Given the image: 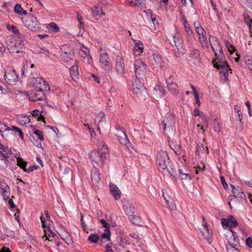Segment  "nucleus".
<instances>
[{
  "label": "nucleus",
  "mask_w": 252,
  "mask_h": 252,
  "mask_svg": "<svg viewBox=\"0 0 252 252\" xmlns=\"http://www.w3.org/2000/svg\"><path fill=\"white\" fill-rule=\"evenodd\" d=\"M156 163L158 170L164 174L169 173L174 178H176L177 173L174 171L173 166L169 159L166 151L160 150L156 157Z\"/></svg>",
  "instance_id": "f257e3e1"
},
{
  "label": "nucleus",
  "mask_w": 252,
  "mask_h": 252,
  "mask_svg": "<svg viewBox=\"0 0 252 252\" xmlns=\"http://www.w3.org/2000/svg\"><path fill=\"white\" fill-rule=\"evenodd\" d=\"M8 50L11 54H19L24 52L25 48L22 44V40L18 35H9L5 39Z\"/></svg>",
  "instance_id": "f03ea898"
},
{
  "label": "nucleus",
  "mask_w": 252,
  "mask_h": 252,
  "mask_svg": "<svg viewBox=\"0 0 252 252\" xmlns=\"http://www.w3.org/2000/svg\"><path fill=\"white\" fill-rule=\"evenodd\" d=\"M123 205L125 214L128 219L133 223L136 222L139 217L134 214V207L132 204L128 200H125L123 202Z\"/></svg>",
  "instance_id": "7ed1b4c3"
},
{
  "label": "nucleus",
  "mask_w": 252,
  "mask_h": 252,
  "mask_svg": "<svg viewBox=\"0 0 252 252\" xmlns=\"http://www.w3.org/2000/svg\"><path fill=\"white\" fill-rule=\"evenodd\" d=\"M29 85L34 89L48 91L49 86L46 81L41 77H32L29 81Z\"/></svg>",
  "instance_id": "20e7f679"
},
{
  "label": "nucleus",
  "mask_w": 252,
  "mask_h": 252,
  "mask_svg": "<svg viewBox=\"0 0 252 252\" xmlns=\"http://www.w3.org/2000/svg\"><path fill=\"white\" fill-rule=\"evenodd\" d=\"M136 78H142L147 72V65L141 59L135 60L134 63Z\"/></svg>",
  "instance_id": "39448f33"
},
{
  "label": "nucleus",
  "mask_w": 252,
  "mask_h": 252,
  "mask_svg": "<svg viewBox=\"0 0 252 252\" xmlns=\"http://www.w3.org/2000/svg\"><path fill=\"white\" fill-rule=\"evenodd\" d=\"M99 63L100 67L103 69L107 70L112 67L110 58L106 51L102 48L99 49Z\"/></svg>",
  "instance_id": "423d86ee"
},
{
  "label": "nucleus",
  "mask_w": 252,
  "mask_h": 252,
  "mask_svg": "<svg viewBox=\"0 0 252 252\" xmlns=\"http://www.w3.org/2000/svg\"><path fill=\"white\" fill-rule=\"evenodd\" d=\"M209 40L210 44L213 51L215 53L216 57L218 59H222L223 54L222 48L220 46L218 38L215 36L210 35Z\"/></svg>",
  "instance_id": "0eeeda50"
},
{
  "label": "nucleus",
  "mask_w": 252,
  "mask_h": 252,
  "mask_svg": "<svg viewBox=\"0 0 252 252\" xmlns=\"http://www.w3.org/2000/svg\"><path fill=\"white\" fill-rule=\"evenodd\" d=\"M133 93L138 97H143L147 94L146 88L141 83L139 78H135L133 83Z\"/></svg>",
  "instance_id": "6e6552de"
},
{
  "label": "nucleus",
  "mask_w": 252,
  "mask_h": 252,
  "mask_svg": "<svg viewBox=\"0 0 252 252\" xmlns=\"http://www.w3.org/2000/svg\"><path fill=\"white\" fill-rule=\"evenodd\" d=\"M5 80L10 85H15L18 81V75L16 70L12 67H8L5 70Z\"/></svg>",
  "instance_id": "1a4fd4ad"
},
{
  "label": "nucleus",
  "mask_w": 252,
  "mask_h": 252,
  "mask_svg": "<svg viewBox=\"0 0 252 252\" xmlns=\"http://www.w3.org/2000/svg\"><path fill=\"white\" fill-rule=\"evenodd\" d=\"M25 26L32 31H36L40 27V24L37 18L33 16H29L25 21Z\"/></svg>",
  "instance_id": "9d476101"
},
{
  "label": "nucleus",
  "mask_w": 252,
  "mask_h": 252,
  "mask_svg": "<svg viewBox=\"0 0 252 252\" xmlns=\"http://www.w3.org/2000/svg\"><path fill=\"white\" fill-rule=\"evenodd\" d=\"M163 130H172L174 124V118L172 114H167L162 121Z\"/></svg>",
  "instance_id": "9b49d317"
},
{
  "label": "nucleus",
  "mask_w": 252,
  "mask_h": 252,
  "mask_svg": "<svg viewBox=\"0 0 252 252\" xmlns=\"http://www.w3.org/2000/svg\"><path fill=\"white\" fill-rule=\"evenodd\" d=\"M35 90L28 94L29 99L32 101H40L44 99L45 98L44 92L45 91Z\"/></svg>",
  "instance_id": "f8f14e48"
},
{
  "label": "nucleus",
  "mask_w": 252,
  "mask_h": 252,
  "mask_svg": "<svg viewBox=\"0 0 252 252\" xmlns=\"http://www.w3.org/2000/svg\"><path fill=\"white\" fill-rule=\"evenodd\" d=\"M166 85L169 91L172 94H176L178 92V86L173 76H170L166 80Z\"/></svg>",
  "instance_id": "ddd939ff"
},
{
  "label": "nucleus",
  "mask_w": 252,
  "mask_h": 252,
  "mask_svg": "<svg viewBox=\"0 0 252 252\" xmlns=\"http://www.w3.org/2000/svg\"><path fill=\"white\" fill-rule=\"evenodd\" d=\"M221 223L224 227H229L230 231L232 230V227H235L238 225L237 221L232 215L228 216L227 219H222Z\"/></svg>",
  "instance_id": "4468645a"
},
{
  "label": "nucleus",
  "mask_w": 252,
  "mask_h": 252,
  "mask_svg": "<svg viewBox=\"0 0 252 252\" xmlns=\"http://www.w3.org/2000/svg\"><path fill=\"white\" fill-rule=\"evenodd\" d=\"M203 224L202 228L201 229V232L204 238L209 243L212 242V234L210 232L208 226L206 223L205 218L202 217Z\"/></svg>",
  "instance_id": "2eb2a0df"
},
{
  "label": "nucleus",
  "mask_w": 252,
  "mask_h": 252,
  "mask_svg": "<svg viewBox=\"0 0 252 252\" xmlns=\"http://www.w3.org/2000/svg\"><path fill=\"white\" fill-rule=\"evenodd\" d=\"M90 158L93 162L101 165H102L106 156L97 151H93L90 154Z\"/></svg>",
  "instance_id": "dca6fc26"
},
{
  "label": "nucleus",
  "mask_w": 252,
  "mask_h": 252,
  "mask_svg": "<svg viewBox=\"0 0 252 252\" xmlns=\"http://www.w3.org/2000/svg\"><path fill=\"white\" fill-rule=\"evenodd\" d=\"M90 49L84 46L79 51V55L83 58L84 62L87 64H90L92 62V58L90 55Z\"/></svg>",
  "instance_id": "f3484780"
},
{
  "label": "nucleus",
  "mask_w": 252,
  "mask_h": 252,
  "mask_svg": "<svg viewBox=\"0 0 252 252\" xmlns=\"http://www.w3.org/2000/svg\"><path fill=\"white\" fill-rule=\"evenodd\" d=\"M245 199L238 198L234 196L229 195L228 198V204L232 209L233 208H237L241 207L243 203V202Z\"/></svg>",
  "instance_id": "a211bd4d"
},
{
  "label": "nucleus",
  "mask_w": 252,
  "mask_h": 252,
  "mask_svg": "<svg viewBox=\"0 0 252 252\" xmlns=\"http://www.w3.org/2000/svg\"><path fill=\"white\" fill-rule=\"evenodd\" d=\"M92 184L94 187H98L101 184L100 174L98 170L94 168L91 173Z\"/></svg>",
  "instance_id": "6ab92c4d"
},
{
  "label": "nucleus",
  "mask_w": 252,
  "mask_h": 252,
  "mask_svg": "<svg viewBox=\"0 0 252 252\" xmlns=\"http://www.w3.org/2000/svg\"><path fill=\"white\" fill-rule=\"evenodd\" d=\"M117 137L119 142L129 149L131 144L126 133L122 130H119L117 134Z\"/></svg>",
  "instance_id": "aec40b11"
},
{
  "label": "nucleus",
  "mask_w": 252,
  "mask_h": 252,
  "mask_svg": "<svg viewBox=\"0 0 252 252\" xmlns=\"http://www.w3.org/2000/svg\"><path fill=\"white\" fill-rule=\"evenodd\" d=\"M116 70L117 73L123 75L125 71V63L124 60L121 57H117L116 61Z\"/></svg>",
  "instance_id": "412c9836"
},
{
  "label": "nucleus",
  "mask_w": 252,
  "mask_h": 252,
  "mask_svg": "<svg viewBox=\"0 0 252 252\" xmlns=\"http://www.w3.org/2000/svg\"><path fill=\"white\" fill-rule=\"evenodd\" d=\"M94 121L97 126V129L99 130H100V127H104L106 124L104 113L103 112L98 113L96 116Z\"/></svg>",
  "instance_id": "4be33fe9"
},
{
  "label": "nucleus",
  "mask_w": 252,
  "mask_h": 252,
  "mask_svg": "<svg viewBox=\"0 0 252 252\" xmlns=\"http://www.w3.org/2000/svg\"><path fill=\"white\" fill-rule=\"evenodd\" d=\"M66 46H63L61 49V55L63 58V59L65 61L67 62L69 60L72 59L73 57V53L70 49H68L66 50Z\"/></svg>",
  "instance_id": "5701e85b"
},
{
  "label": "nucleus",
  "mask_w": 252,
  "mask_h": 252,
  "mask_svg": "<svg viewBox=\"0 0 252 252\" xmlns=\"http://www.w3.org/2000/svg\"><path fill=\"white\" fill-rule=\"evenodd\" d=\"M91 10L93 16L97 20L100 19L102 16L104 15L102 8L100 6H93L91 8Z\"/></svg>",
  "instance_id": "b1692460"
},
{
  "label": "nucleus",
  "mask_w": 252,
  "mask_h": 252,
  "mask_svg": "<svg viewBox=\"0 0 252 252\" xmlns=\"http://www.w3.org/2000/svg\"><path fill=\"white\" fill-rule=\"evenodd\" d=\"M110 191L112 195L115 200H119L121 196V191L116 185L110 183L109 185Z\"/></svg>",
  "instance_id": "393cba45"
},
{
  "label": "nucleus",
  "mask_w": 252,
  "mask_h": 252,
  "mask_svg": "<svg viewBox=\"0 0 252 252\" xmlns=\"http://www.w3.org/2000/svg\"><path fill=\"white\" fill-rule=\"evenodd\" d=\"M226 236L228 238L227 241L228 245L227 246L235 247L239 243V239L237 236H235L234 232L231 230L230 233Z\"/></svg>",
  "instance_id": "a878e982"
},
{
  "label": "nucleus",
  "mask_w": 252,
  "mask_h": 252,
  "mask_svg": "<svg viewBox=\"0 0 252 252\" xmlns=\"http://www.w3.org/2000/svg\"><path fill=\"white\" fill-rule=\"evenodd\" d=\"M134 42V46L133 47V52L135 56H140L143 52L144 45L143 43L138 40H133Z\"/></svg>",
  "instance_id": "bb28decb"
},
{
  "label": "nucleus",
  "mask_w": 252,
  "mask_h": 252,
  "mask_svg": "<svg viewBox=\"0 0 252 252\" xmlns=\"http://www.w3.org/2000/svg\"><path fill=\"white\" fill-rule=\"evenodd\" d=\"M209 153L207 147H204L203 144H198L196 146V154L199 157L206 156Z\"/></svg>",
  "instance_id": "cd10ccee"
},
{
  "label": "nucleus",
  "mask_w": 252,
  "mask_h": 252,
  "mask_svg": "<svg viewBox=\"0 0 252 252\" xmlns=\"http://www.w3.org/2000/svg\"><path fill=\"white\" fill-rule=\"evenodd\" d=\"M231 187L232 189L233 195H231L230 196H234L235 197L246 200L244 192L240 187H237L236 188H235L234 186L232 185H231Z\"/></svg>",
  "instance_id": "c85d7f7f"
},
{
  "label": "nucleus",
  "mask_w": 252,
  "mask_h": 252,
  "mask_svg": "<svg viewBox=\"0 0 252 252\" xmlns=\"http://www.w3.org/2000/svg\"><path fill=\"white\" fill-rule=\"evenodd\" d=\"M59 235L61 238L68 245H71L73 243L72 238L69 233L66 230L60 232Z\"/></svg>",
  "instance_id": "c756f323"
},
{
  "label": "nucleus",
  "mask_w": 252,
  "mask_h": 252,
  "mask_svg": "<svg viewBox=\"0 0 252 252\" xmlns=\"http://www.w3.org/2000/svg\"><path fill=\"white\" fill-rule=\"evenodd\" d=\"M97 145L98 151L97 152L106 156V154L108 153V149L104 142L99 140L98 141Z\"/></svg>",
  "instance_id": "7c9ffc66"
},
{
  "label": "nucleus",
  "mask_w": 252,
  "mask_h": 252,
  "mask_svg": "<svg viewBox=\"0 0 252 252\" xmlns=\"http://www.w3.org/2000/svg\"><path fill=\"white\" fill-rule=\"evenodd\" d=\"M44 215L45 216V217L43 215L40 217L42 225L43 228H45L47 227L48 228V226H49L50 225L49 220L50 218L48 211H45Z\"/></svg>",
  "instance_id": "2f4dec72"
},
{
  "label": "nucleus",
  "mask_w": 252,
  "mask_h": 252,
  "mask_svg": "<svg viewBox=\"0 0 252 252\" xmlns=\"http://www.w3.org/2000/svg\"><path fill=\"white\" fill-rule=\"evenodd\" d=\"M44 234L42 236L43 239H44L45 241L48 240L49 241H52V238L55 234L49 229V226H48V228L47 227L44 228Z\"/></svg>",
  "instance_id": "473e14b6"
},
{
  "label": "nucleus",
  "mask_w": 252,
  "mask_h": 252,
  "mask_svg": "<svg viewBox=\"0 0 252 252\" xmlns=\"http://www.w3.org/2000/svg\"><path fill=\"white\" fill-rule=\"evenodd\" d=\"M0 189L4 196H8L9 192V188L4 181H0Z\"/></svg>",
  "instance_id": "72a5a7b5"
},
{
  "label": "nucleus",
  "mask_w": 252,
  "mask_h": 252,
  "mask_svg": "<svg viewBox=\"0 0 252 252\" xmlns=\"http://www.w3.org/2000/svg\"><path fill=\"white\" fill-rule=\"evenodd\" d=\"M70 73L71 78L73 80H76L78 78L79 71L77 65L75 64L71 66V67L70 68Z\"/></svg>",
  "instance_id": "f704fd0d"
},
{
  "label": "nucleus",
  "mask_w": 252,
  "mask_h": 252,
  "mask_svg": "<svg viewBox=\"0 0 252 252\" xmlns=\"http://www.w3.org/2000/svg\"><path fill=\"white\" fill-rule=\"evenodd\" d=\"M182 21L184 29L189 36H192V32L191 30L189 25L186 19L185 18L184 16H182Z\"/></svg>",
  "instance_id": "c9c22d12"
},
{
  "label": "nucleus",
  "mask_w": 252,
  "mask_h": 252,
  "mask_svg": "<svg viewBox=\"0 0 252 252\" xmlns=\"http://www.w3.org/2000/svg\"><path fill=\"white\" fill-rule=\"evenodd\" d=\"M174 45L177 48L178 50H180L182 48V39L180 35L176 33L175 35L173 36Z\"/></svg>",
  "instance_id": "e433bc0d"
},
{
  "label": "nucleus",
  "mask_w": 252,
  "mask_h": 252,
  "mask_svg": "<svg viewBox=\"0 0 252 252\" xmlns=\"http://www.w3.org/2000/svg\"><path fill=\"white\" fill-rule=\"evenodd\" d=\"M14 11L15 13L19 15H26L27 14V12L24 10L21 4L19 3L15 4L14 7Z\"/></svg>",
  "instance_id": "4c0bfd02"
},
{
  "label": "nucleus",
  "mask_w": 252,
  "mask_h": 252,
  "mask_svg": "<svg viewBox=\"0 0 252 252\" xmlns=\"http://www.w3.org/2000/svg\"><path fill=\"white\" fill-rule=\"evenodd\" d=\"M199 41L204 49H208L209 48V45L207 42L206 34L200 35L199 36Z\"/></svg>",
  "instance_id": "58836bf2"
},
{
  "label": "nucleus",
  "mask_w": 252,
  "mask_h": 252,
  "mask_svg": "<svg viewBox=\"0 0 252 252\" xmlns=\"http://www.w3.org/2000/svg\"><path fill=\"white\" fill-rule=\"evenodd\" d=\"M174 171H175V170ZM176 172L177 173V176L175 179H177L178 176H179L182 180H189L191 179L190 176L188 173H184L182 169H179L178 172L176 171Z\"/></svg>",
  "instance_id": "ea45409f"
},
{
  "label": "nucleus",
  "mask_w": 252,
  "mask_h": 252,
  "mask_svg": "<svg viewBox=\"0 0 252 252\" xmlns=\"http://www.w3.org/2000/svg\"><path fill=\"white\" fill-rule=\"evenodd\" d=\"M214 67L220 69V70H224L229 68L227 63L225 61H220L218 63H216L214 64Z\"/></svg>",
  "instance_id": "a19ab883"
},
{
  "label": "nucleus",
  "mask_w": 252,
  "mask_h": 252,
  "mask_svg": "<svg viewBox=\"0 0 252 252\" xmlns=\"http://www.w3.org/2000/svg\"><path fill=\"white\" fill-rule=\"evenodd\" d=\"M154 61L157 65L160 66L163 65V62L161 56L158 53H155L153 55Z\"/></svg>",
  "instance_id": "79ce46f5"
},
{
  "label": "nucleus",
  "mask_w": 252,
  "mask_h": 252,
  "mask_svg": "<svg viewBox=\"0 0 252 252\" xmlns=\"http://www.w3.org/2000/svg\"><path fill=\"white\" fill-rule=\"evenodd\" d=\"M19 122L23 125H25L30 122V119L28 116L20 115L18 117Z\"/></svg>",
  "instance_id": "37998d69"
},
{
  "label": "nucleus",
  "mask_w": 252,
  "mask_h": 252,
  "mask_svg": "<svg viewBox=\"0 0 252 252\" xmlns=\"http://www.w3.org/2000/svg\"><path fill=\"white\" fill-rule=\"evenodd\" d=\"M165 200L169 209H170L171 211L176 210V205L175 202L171 199H167L166 198H165Z\"/></svg>",
  "instance_id": "c03bdc74"
},
{
  "label": "nucleus",
  "mask_w": 252,
  "mask_h": 252,
  "mask_svg": "<svg viewBox=\"0 0 252 252\" xmlns=\"http://www.w3.org/2000/svg\"><path fill=\"white\" fill-rule=\"evenodd\" d=\"M110 234V229H104V232L102 234L101 237L102 239L105 240L106 242H109L111 240Z\"/></svg>",
  "instance_id": "a18cd8bd"
},
{
  "label": "nucleus",
  "mask_w": 252,
  "mask_h": 252,
  "mask_svg": "<svg viewBox=\"0 0 252 252\" xmlns=\"http://www.w3.org/2000/svg\"><path fill=\"white\" fill-rule=\"evenodd\" d=\"M17 164L19 167H20L21 168H22L24 171H25V169H26V165L27 164V162L25 161H24V160L21 158H17Z\"/></svg>",
  "instance_id": "49530a36"
},
{
  "label": "nucleus",
  "mask_w": 252,
  "mask_h": 252,
  "mask_svg": "<svg viewBox=\"0 0 252 252\" xmlns=\"http://www.w3.org/2000/svg\"><path fill=\"white\" fill-rule=\"evenodd\" d=\"M213 128L214 131L217 133L220 132L221 130L220 124L216 119H215L213 122Z\"/></svg>",
  "instance_id": "de8ad7c7"
},
{
  "label": "nucleus",
  "mask_w": 252,
  "mask_h": 252,
  "mask_svg": "<svg viewBox=\"0 0 252 252\" xmlns=\"http://www.w3.org/2000/svg\"><path fill=\"white\" fill-rule=\"evenodd\" d=\"M224 43L227 48V50L231 54H232L236 51V49L235 47L231 44H230L228 41L224 40Z\"/></svg>",
  "instance_id": "09e8293b"
},
{
  "label": "nucleus",
  "mask_w": 252,
  "mask_h": 252,
  "mask_svg": "<svg viewBox=\"0 0 252 252\" xmlns=\"http://www.w3.org/2000/svg\"><path fill=\"white\" fill-rule=\"evenodd\" d=\"M231 69L229 67L226 69L220 70V74L221 76H223V80L226 81L228 79V76L229 71H230V73H231Z\"/></svg>",
  "instance_id": "8fccbe9b"
},
{
  "label": "nucleus",
  "mask_w": 252,
  "mask_h": 252,
  "mask_svg": "<svg viewBox=\"0 0 252 252\" xmlns=\"http://www.w3.org/2000/svg\"><path fill=\"white\" fill-rule=\"evenodd\" d=\"M6 27L9 31H11L12 32H14L15 34V35H18V36H20L19 30L16 26L7 24Z\"/></svg>",
  "instance_id": "3c124183"
},
{
  "label": "nucleus",
  "mask_w": 252,
  "mask_h": 252,
  "mask_svg": "<svg viewBox=\"0 0 252 252\" xmlns=\"http://www.w3.org/2000/svg\"><path fill=\"white\" fill-rule=\"evenodd\" d=\"M99 239V237L97 235L94 234H91L88 237V240L90 242L94 243H96L98 242Z\"/></svg>",
  "instance_id": "603ef678"
},
{
  "label": "nucleus",
  "mask_w": 252,
  "mask_h": 252,
  "mask_svg": "<svg viewBox=\"0 0 252 252\" xmlns=\"http://www.w3.org/2000/svg\"><path fill=\"white\" fill-rule=\"evenodd\" d=\"M243 17L245 22L248 26L252 24V19L247 12L244 13Z\"/></svg>",
  "instance_id": "864d4df0"
},
{
  "label": "nucleus",
  "mask_w": 252,
  "mask_h": 252,
  "mask_svg": "<svg viewBox=\"0 0 252 252\" xmlns=\"http://www.w3.org/2000/svg\"><path fill=\"white\" fill-rule=\"evenodd\" d=\"M10 130V128L8 126L0 121V132L2 133Z\"/></svg>",
  "instance_id": "5fc2aeb1"
},
{
  "label": "nucleus",
  "mask_w": 252,
  "mask_h": 252,
  "mask_svg": "<svg viewBox=\"0 0 252 252\" xmlns=\"http://www.w3.org/2000/svg\"><path fill=\"white\" fill-rule=\"evenodd\" d=\"M141 2L142 0H128L129 4L132 6L140 5Z\"/></svg>",
  "instance_id": "6e6d98bb"
},
{
  "label": "nucleus",
  "mask_w": 252,
  "mask_h": 252,
  "mask_svg": "<svg viewBox=\"0 0 252 252\" xmlns=\"http://www.w3.org/2000/svg\"><path fill=\"white\" fill-rule=\"evenodd\" d=\"M0 153L1 155L5 158V159H7V153L1 143H0Z\"/></svg>",
  "instance_id": "4d7b16f0"
},
{
  "label": "nucleus",
  "mask_w": 252,
  "mask_h": 252,
  "mask_svg": "<svg viewBox=\"0 0 252 252\" xmlns=\"http://www.w3.org/2000/svg\"><path fill=\"white\" fill-rule=\"evenodd\" d=\"M245 62L247 63L249 69L252 71V58L247 57L245 58Z\"/></svg>",
  "instance_id": "13d9d810"
},
{
  "label": "nucleus",
  "mask_w": 252,
  "mask_h": 252,
  "mask_svg": "<svg viewBox=\"0 0 252 252\" xmlns=\"http://www.w3.org/2000/svg\"><path fill=\"white\" fill-rule=\"evenodd\" d=\"M195 168H196L195 173L198 174L199 170L203 171L205 169V165L203 162H201L199 164L195 166Z\"/></svg>",
  "instance_id": "bf43d9fd"
},
{
  "label": "nucleus",
  "mask_w": 252,
  "mask_h": 252,
  "mask_svg": "<svg viewBox=\"0 0 252 252\" xmlns=\"http://www.w3.org/2000/svg\"><path fill=\"white\" fill-rule=\"evenodd\" d=\"M191 57L197 60L200 59L199 51L198 50H193L191 53Z\"/></svg>",
  "instance_id": "052dcab7"
},
{
  "label": "nucleus",
  "mask_w": 252,
  "mask_h": 252,
  "mask_svg": "<svg viewBox=\"0 0 252 252\" xmlns=\"http://www.w3.org/2000/svg\"><path fill=\"white\" fill-rule=\"evenodd\" d=\"M50 28L53 29L54 32H58L60 30L58 26L55 23H51L49 25Z\"/></svg>",
  "instance_id": "680f3d73"
},
{
  "label": "nucleus",
  "mask_w": 252,
  "mask_h": 252,
  "mask_svg": "<svg viewBox=\"0 0 252 252\" xmlns=\"http://www.w3.org/2000/svg\"><path fill=\"white\" fill-rule=\"evenodd\" d=\"M34 133L40 140H43V135L41 131L39 130H36L34 131Z\"/></svg>",
  "instance_id": "e2e57ef3"
},
{
  "label": "nucleus",
  "mask_w": 252,
  "mask_h": 252,
  "mask_svg": "<svg viewBox=\"0 0 252 252\" xmlns=\"http://www.w3.org/2000/svg\"><path fill=\"white\" fill-rule=\"evenodd\" d=\"M226 249L227 252H240L239 250L236 249L235 247L227 246Z\"/></svg>",
  "instance_id": "0e129e2a"
},
{
  "label": "nucleus",
  "mask_w": 252,
  "mask_h": 252,
  "mask_svg": "<svg viewBox=\"0 0 252 252\" xmlns=\"http://www.w3.org/2000/svg\"><path fill=\"white\" fill-rule=\"evenodd\" d=\"M100 222L103 226L105 228V229H109L110 224L106 222L104 220H100Z\"/></svg>",
  "instance_id": "69168bd1"
},
{
  "label": "nucleus",
  "mask_w": 252,
  "mask_h": 252,
  "mask_svg": "<svg viewBox=\"0 0 252 252\" xmlns=\"http://www.w3.org/2000/svg\"><path fill=\"white\" fill-rule=\"evenodd\" d=\"M105 252H114L112 249V246L110 244H107L106 245L105 247Z\"/></svg>",
  "instance_id": "338daca9"
},
{
  "label": "nucleus",
  "mask_w": 252,
  "mask_h": 252,
  "mask_svg": "<svg viewBox=\"0 0 252 252\" xmlns=\"http://www.w3.org/2000/svg\"><path fill=\"white\" fill-rule=\"evenodd\" d=\"M246 242L247 245L250 248H252V238L251 237L246 239Z\"/></svg>",
  "instance_id": "774afa93"
}]
</instances>
